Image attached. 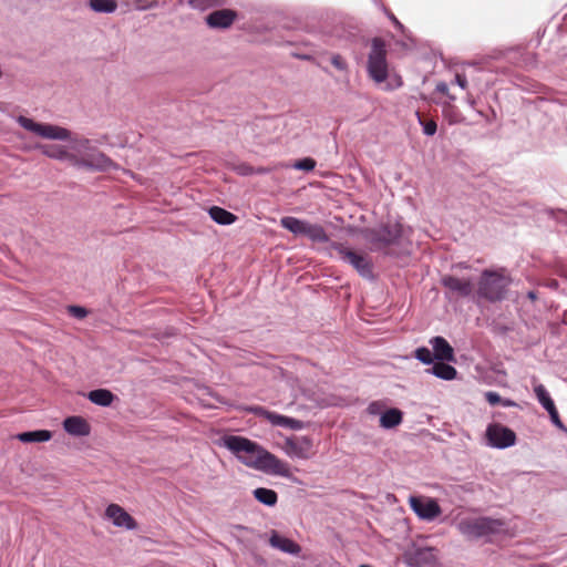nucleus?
<instances>
[{"label":"nucleus","mask_w":567,"mask_h":567,"mask_svg":"<svg viewBox=\"0 0 567 567\" xmlns=\"http://www.w3.org/2000/svg\"><path fill=\"white\" fill-rule=\"evenodd\" d=\"M224 445L248 467L286 478L292 477L288 463L279 460L275 454L247 437L226 435L224 437Z\"/></svg>","instance_id":"f257e3e1"},{"label":"nucleus","mask_w":567,"mask_h":567,"mask_svg":"<svg viewBox=\"0 0 567 567\" xmlns=\"http://www.w3.org/2000/svg\"><path fill=\"white\" fill-rule=\"evenodd\" d=\"M410 231L411 229L405 228L400 221H388L368 229L365 239L372 245L373 250L381 251L390 246L401 245Z\"/></svg>","instance_id":"f03ea898"},{"label":"nucleus","mask_w":567,"mask_h":567,"mask_svg":"<svg viewBox=\"0 0 567 567\" xmlns=\"http://www.w3.org/2000/svg\"><path fill=\"white\" fill-rule=\"evenodd\" d=\"M505 522L499 518L481 516L475 518H464L457 524L460 533L471 540L499 534Z\"/></svg>","instance_id":"7ed1b4c3"},{"label":"nucleus","mask_w":567,"mask_h":567,"mask_svg":"<svg viewBox=\"0 0 567 567\" xmlns=\"http://www.w3.org/2000/svg\"><path fill=\"white\" fill-rule=\"evenodd\" d=\"M511 279L495 270L485 269L482 271L476 295L478 298L489 302H497L505 299Z\"/></svg>","instance_id":"20e7f679"},{"label":"nucleus","mask_w":567,"mask_h":567,"mask_svg":"<svg viewBox=\"0 0 567 567\" xmlns=\"http://www.w3.org/2000/svg\"><path fill=\"white\" fill-rule=\"evenodd\" d=\"M330 248L333 249L340 257V259L350 266L358 272V275L369 281H374L377 276L373 271L372 259L367 254H361L355 250L348 248L342 243L332 241Z\"/></svg>","instance_id":"39448f33"},{"label":"nucleus","mask_w":567,"mask_h":567,"mask_svg":"<svg viewBox=\"0 0 567 567\" xmlns=\"http://www.w3.org/2000/svg\"><path fill=\"white\" fill-rule=\"evenodd\" d=\"M367 71L375 83H383L389 76L386 43L382 38L375 37L371 40Z\"/></svg>","instance_id":"423d86ee"},{"label":"nucleus","mask_w":567,"mask_h":567,"mask_svg":"<svg viewBox=\"0 0 567 567\" xmlns=\"http://www.w3.org/2000/svg\"><path fill=\"white\" fill-rule=\"evenodd\" d=\"M18 123L24 130L32 132L43 138L55 141H66L71 138V132L62 126L48 123H38L32 118L22 115L18 117Z\"/></svg>","instance_id":"0eeeda50"},{"label":"nucleus","mask_w":567,"mask_h":567,"mask_svg":"<svg viewBox=\"0 0 567 567\" xmlns=\"http://www.w3.org/2000/svg\"><path fill=\"white\" fill-rule=\"evenodd\" d=\"M486 439L489 446L499 450L513 446L517 440L516 433L501 423H491L487 426Z\"/></svg>","instance_id":"6e6552de"},{"label":"nucleus","mask_w":567,"mask_h":567,"mask_svg":"<svg viewBox=\"0 0 567 567\" xmlns=\"http://www.w3.org/2000/svg\"><path fill=\"white\" fill-rule=\"evenodd\" d=\"M446 289V295L458 298H470L474 293V282L470 278H457L452 275H445L440 280Z\"/></svg>","instance_id":"1a4fd4ad"},{"label":"nucleus","mask_w":567,"mask_h":567,"mask_svg":"<svg viewBox=\"0 0 567 567\" xmlns=\"http://www.w3.org/2000/svg\"><path fill=\"white\" fill-rule=\"evenodd\" d=\"M246 411L267 419L272 425L289 427L291 430H301L303 427L301 420L270 412L261 405L246 408Z\"/></svg>","instance_id":"9d476101"},{"label":"nucleus","mask_w":567,"mask_h":567,"mask_svg":"<svg viewBox=\"0 0 567 567\" xmlns=\"http://www.w3.org/2000/svg\"><path fill=\"white\" fill-rule=\"evenodd\" d=\"M409 503L421 519L433 520L442 513L439 503L431 497L411 496Z\"/></svg>","instance_id":"9b49d317"},{"label":"nucleus","mask_w":567,"mask_h":567,"mask_svg":"<svg viewBox=\"0 0 567 567\" xmlns=\"http://www.w3.org/2000/svg\"><path fill=\"white\" fill-rule=\"evenodd\" d=\"M238 19V12L233 9H218L205 17L206 24L214 30H224L230 28Z\"/></svg>","instance_id":"f8f14e48"},{"label":"nucleus","mask_w":567,"mask_h":567,"mask_svg":"<svg viewBox=\"0 0 567 567\" xmlns=\"http://www.w3.org/2000/svg\"><path fill=\"white\" fill-rule=\"evenodd\" d=\"M105 515L116 527H124L127 530H134L138 526L135 518L117 504H110L105 509Z\"/></svg>","instance_id":"ddd939ff"},{"label":"nucleus","mask_w":567,"mask_h":567,"mask_svg":"<svg viewBox=\"0 0 567 567\" xmlns=\"http://www.w3.org/2000/svg\"><path fill=\"white\" fill-rule=\"evenodd\" d=\"M312 440L309 436L287 437L285 441L286 453L290 456L306 460L310 456Z\"/></svg>","instance_id":"4468645a"},{"label":"nucleus","mask_w":567,"mask_h":567,"mask_svg":"<svg viewBox=\"0 0 567 567\" xmlns=\"http://www.w3.org/2000/svg\"><path fill=\"white\" fill-rule=\"evenodd\" d=\"M269 544L271 547L293 556H298L301 553V546L298 543L280 535L275 529L270 532Z\"/></svg>","instance_id":"2eb2a0df"},{"label":"nucleus","mask_w":567,"mask_h":567,"mask_svg":"<svg viewBox=\"0 0 567 567\" xmlns=\"http://www.w3.org/2000/svg\"><path fill=\"white\" fill-rule=\"evenodd\" d=\"M63 429L73 436H87L91 433L90 423L82 416H68L63 421Z\"/></svg>","instance_id":"dca6fc26"},{"label":"nucleus","mask_w":567,"mask_h":567,"mask_svg":"<svg viewBox=\"0 0 567 567\" xmlns=\"http://www.w3.org/2000/svg\"><path fill=\"white\" fill-rule=\"evenodd\" d=\"M433 347V354L437 361H455L454 350L443 337H433L430 340Z\"/></svg>","instance_id":"f3484780"},{"label":"nucleus","mask_w":567,"mask_h":567,"mask_svg":"<svg viewBox=\"0 0 567 567\" xmlns=\"http://www.w3.org/2000/svg\"><path fill=\"white\" fill-rule=\"evenodd\" d=\"M405 561L411 567H421L434 561L433 549L430 547L416 548L405 555Z\"/></svg>","instance_id":"a211bd4d"},{"label":"nucleus","mask_w":567,"mask_h":567,"mask_svg":"<svg viewBox=\"0 0 567 567\" xmlns=\"http://www.w3.org/2000/svg\"><path fill=\"white\" fill-rule=\"evenodd\" d=\"M115 163L103 152L96 151L87 156V168L95 171H107L114 168Z\"/></svg>","instance_id":"6ab92c4d"},{"label":"nucleus","mask_w":567,"mask_h":567,"mask_svg":"<svg viewBox=\"0 0 567 567\" xmlns=\"http://www.w3.org/2000/svg\"><path fill=\"white\" fill-rule=\"evenodd\" d=\"M449 361H439L433 364L432 368L427 369L426 371L436 378H440L442 380H453L455 379L457 371L454 367L447 363Z\"/></svg>","instance_id":"aec40b11"},{"label":"nucleus","mask_w":567,"mask_h":567,"mask_svg":"<svg viewBox=\"0 0 567 567\" xmlns=\"http://www.w3.org/2000/svg\"><path fill=\"white\" fill-rule=\"evenodd\" d=\"M87 399L99 406L106 408L114 402L116 395L107 389H95L87 393Z\"/></svg>","instance_id":"412c9836"},{"label":"nucleus","mask_w":567,"mask_h":567,"mask_svg":"<svg viewBox=\"0 0 567 567\" xmlns=\"http://www.w3.org/2000/svg\"><path fill=\"white\" fill-rule=\"evenodd\" d=\"M52 437V432L49 430H35L19 433L17 439L22 443H41L48 442Z\"/></svg>","instance_id":"4be33fe9"},{"label":"nucleus","mask_w":567,"mask_h":567,"mask_svg":"<svg viewBox=\"0 0 567 567\" xmlns=\"http://www.w3.org/2000/svg\"><path fill=\"white\" fill-rule=\"evenodd\" d=\"M208 214L215 223L224 226L231 225L238 219L235 214L219 206H212L208 209Z\"/></svg>","instance_id":"5701e85b"},{"label":"nucleus","mask_w":567,"mask_h":567,"mask_svg":"<svg viewBox=\"0 0 567 567\" xmlns=\"http://www.w3.org/2000/svg\"><path fill=\"white\" fill-rule=\"evenodd\" d=\"M307 220H302L292 216H286L280 219V225L296 236H303L308 226Z\"/></svg>","instance_id":"b1692460"},{"label":"nucleus","mask_w":567,"mask_h":567,"mask_svg":"<svg viewBox=\"0 0 567 567\" xmlns=\"http://www.w3.org/2000/svg\"><path fill=\"white\" fill-rule=\"evenodd\" d=\"M403 419V413L399 409L392 408L383 412L380 416V425L383 429H393L398 426Z\"/></svg>","instance_id":"393cba45"},{"label":"nucleus","mask_w":567,"mask_h":567,"mask_svg":"<svg viewBox=\"0 0 567 567\" xmlns=\"http://www.w3.org/2000/svg\"><path fill=\"white\" fill-rule=\"evenodd\" d=\"M252 495L259 503L269 507L275 506L278 502V494L270 488L258 487L254 489Z\"/></svg>","instance_id":"a878e982"},{"label":"nucleus","mask_w":567,"mask_h":567,"mask_svg":"<svg viewBox=\"0 0 567 567\" xmlns=\"http://www.w3.org/2000/svg\"><path fill=\"white\" fill-rule=\"evenodd\" d=\"M305 237L309 238L312 243H327L329 241V236L326 229L319 224L308 223L306 228Z\"/></svg>","instance_id":"bb28decb"},{"label":"nucleus","mask_w":567,"mask_h":567,"mask_svg":"<svg viewBox=\"0 0 567 567\" xmlns=\"http://www.w3.org/2000/svg\"><path fill=\"white\" fill-rule=\"evenodd\" d=\"M42 154L54 159L66 161L69 153L64 146L60 145H38Z\"/></svg>","instance_id":"cd10ccee"},{"label":"nucleus","mask_w":567,"mask_h":567,"mask_svg":"<svg viewBox=\"0 0 567 567\" xmlns=\"http://www.w3.org/2000/svg\"><path fill=\"white\" fill-rule=\"evenodd\" d=\"M91 10L97 13H112L117 9L116 0H89Z\"/></svg>","instance_id":"c85d7f7f"},{"label":"nucleus","mask_w":567,"mask_h":567,"mask_svg":"<svg viewBox=\"0 0 567 567\" xmlns=\"http://www.w3.org/2000/svg\"><path fill=\"white\" fill-rule=\"evenodd\" d=\"M227 0H188V6L195 10L206 11L225 6Z\"/></svg>","instance_id":"c756f323"},{"label":"nucleus","mask_w":567,"mask_h":567,"mask_svg":"<svg viewBox=\"0 0 567 567\" xmlns=\"http://www.w3.org/2000/svg\"><path fill=\"white\" fill-rule=\"evenodd\" d=\"M534 392L537 396L538 402L546 411H549L556 406L553 399L550 398L549 393L547 392L546 388L543 384L536 385L534 388Z\"/></svg>","instance_id":"7c9ffc66"},{"label":"nucleus","mask_w":567,"mask_h":567,"mask_svg":"<svg viewBox=\"0 0 567 567\" xmlns=\"http://www.w3.org/2000/svg\"><path fill=\"white\" fill-rule=\"evenodd\" d=\"M419 123L422 125L423 133L427 136H433L436 133L437 125L434 120H424L420 112H416Z\"/></svg>","instance_id":"2f4dec72"},{"label":"nucleus","mask_w":567,"mask_h":567,"mask_svg":"<svg viewBox=\"0 0 567 567\" xmlns=\"http://www.w3.org/2000/svg\"><path fill=\"white\" fill-rule=\"evenodd\" d=\"M415 358L424 364H431L434 361L433 352L426 347H420L414 352Z\"/></svg>","instance_id":"473e14b6"},{"label":"nucleus","mask_w":567,"mask_h":567,"mask_svg":"<svg viewBox=\"0 0 567 567\" xmlns=\"http://www.w3.org/2000/svg\"><path fill=\"white\" fill-rule=\"evenodd\" d=\"M316 161L311 157H305L293 163L292 167L298 171L311 172L316 167Z\"/></svg>","instance_id":"72a5a7b5"},{"label":"nucleus","mask_w":567,"mask_h":567,"mask_svg":"<svg viewBox=\"0 0 567 567\" xmlns=\"http://www.w3.org/2000/svg\"><path fill=\"white\" fill-rule=\"evenodd\" d=\"M485 399L486 401L492 404V405H496L498 403H503L504 406H512V405H515V403L511 400H506V401H502V398L501 395L497 393V392H494V391H488L485 393Z\"/></svg>","instance_id":"f704fd0d"},{"label":"nucleus","mask_w":567,"mask_h":567,"mask_svg":"<svg viewBox=\"0 0 567 567\" xmlns=\"http://www.w3.org/2000/svg\"><path fill=\"white\" fill-rule=\"evenodd\" d=\"M233 171L240 176L254 175V166L245 162L235 165Z\"/></svg>","instance_id":"c9c22d12"},{"label":"nucleus","mask_w":567,"mask_h":567,"mask_svg":"<svg viewBox=\"0 0 567 567\" xmlns=\"http://www.w3.org/2000/svg\"><path fill=\"white\" fill-rule=\"evenodd\" d=\"M443 113L451 124L460 122L458 114L452 104L447 103L443 109Z\"/></svg>","instance_id":"e433bc0d"},{"label":"nucleus","mask_w":567,"mask_h":567,"mask_svg":"<svg viewBox=\"0 0 567 567\" xmlns=\"http://www.w3.org/2000/svg\"><path fill=\"white\" fill-rule=\"evenodd\" d=\"M68 312L70 316L76 319H84L87 316V310L81 306H69Z\"/></svg>","instance_id":"4c0bfd02"},{"label":"nucleus","mask_w":567,"mask_h":567,"mask_svg":"<svg viewBox=\"0 0 567 567\" xmlns=\"http://www.w3.org/2000/svg\"><path fill=\"white\" fill-rule=\"evenodd\" d=\"M547 412L549 414V417H550V421L553 422V424L555 426H557L558 429L564 430V431L567 432V427L565 426V424L560 420V416L558 414V411H557L556 406L553 408L551 410L547 411Z\"/></svg>","instance_id":"58836bf2"},{"label":"nucleus","mask_w":567,"mask_h":567,"mask_svg":"<svg viewBox=\"0 0 567 567\" xmlns=\"http://www.w3.org/2000/svg\"><path fill=\"white\" fill-rule=\"evenodd\" d=\"M331 61V64L340 70V71H347L348 70V63L347 61L344 60V58L340 54H333L330 59Z\"/></svg>","instance_id":"ea45409f"},{"label":"nucleus","mask_w":567,"mask_h":567,"mask_svg":"<svg viewBox=\"0 0 567 567\" xmlns=\"http://www.w3.org/2000/svg\"><path fill=\"white\" fill-rule=\"evenodd\" d=\"M66 161L73 166L87 168V157L79 158L76 155L69 153Z\"/></svg>","instance_id":"a19ab883"},{"label":"nucleus","mask_w":567,"mask_h":567,"mask_svg":"<svg viewBox=\"0 0 567 567\" xmlns=\"http://www.w3.org/2000/svg\"><path fill=\"white\" fill-rule=\"evenodd\" d=\"M455 83L461 87V89H466L467 86V79L464 74H461V73H456L455 74Z\"/></svg>","instance_id":"79ce46f5"},{"label":"nucleus","mask_w":567,"mask_h":567,"mask_svg":"<svg viewBox=\"0 0 567 567\" xmlns=\"http://www.w3.org/2000/svg\"><path fill=\"white\" fill-rule=\"evenodd\" d=\"M385 13L389 17V19L393 22V24L396 29L403 30V28H404L403 24L396 19V17L391 11L385 9Z\"/></svg>","instance_id":"37998d69"},{"label":"nucleus","mask_w":567,"mask_h":567,"mask_svg":"<svg viewBox=\"0 0 567 567\" xmlns=\"http://www.w3.org/2000/svg\"><path fill=\"white\" fill-rule=\"evenodd\" d=\"M272 172L271 167L258 166L254 167V175H266Z\"/></svg>","instance_id":"c03bdc74"},{"label":"nucleus","mask_w":567,"mask_h":567,"mask_svg":"<svg viewBox=\"0 0 567 567\" xmlns=\"http://www.w3.org/2000/svg\"><path fill=\"white\" fill-rule=\"evenodd\" d=\"M435 91H436V92H440V93H442V94H445V95H447V94L450 93V92H449V86H447V84H446L445 82H443V81H441V82H439V83L436 84V86H435Z\"/></svg>","instance_id":"a18cd8bd"},{"label":"nucleus","mask_w":567,"mask_h":567,"mask_svg":"<svg viewBox=\"0 0 567 567\" xmlns=\"http://www.w3.org/2000/svg\"><path fill=\"white\" fill-rule=\"evenodd\" d=\"M545 286H546L547 288H549V289L557 290V289H558V287H559V282H558V280H556V279H549V280L545 284Z\"/></svg>","instance_id":"49530a36"},{"label":"nucleus","mask_w":567,"mask_h":567,"mask_svg":"<svg viewBox=\"0 0 567 567\" xmlns=\"http://www.w3.org/2000/svg\"><path fill=\"white\" fill-rule=\"evenodd\" d=\"M158 2L156 0H153L151 3L148 4H137V8L141 9V10H146V9H151V8H155L157 7Z\"/></svg>","instance_id":"de8ad7c7"},{"label":"nucleus","mask_w":567,"mask_h":567,"mask_svg":"<svg viewBox=\"0 0 567 567\" xmlns=\"http://www.w3.org/2000/svg\"><path fill=\"white\" fill-rule=\"evenodd\" d=\"M527 298L532 301H535L537 299V292L534 290H530L527 292Z\"/></svg>","instance_id":"09e8293b"},{"label":"nucleus","mask_w":567,"mask_h":567,"mask_svg":"<svg viewBox=\"0 0 567 567\" xmlns=\"http://www.w3.org/2000/svg\"><path fill=\"white\" fill-rule=\"evenodd\" d=\"M467 102H468V104H470L472 107H474V105H475V100H474L473 97H468V99H467Z\"/></svg>","instance_id":"8fccbe9b"},{"label":"nucleus","mask_w":567,"mask_h":567,"mask_svg":"<svg viewBox=\"0 0 567 567\" xmlns=\"http://www.w3.org/2000/svg\"><path fill=\"white\" fill-rule=\"evenodd\" d=\"M446 96L449 97V101H450L449 103H450V104H451V102H454V101H455V99H456L454 95H452V94H450V93H449Z\"/></svg>","instance_id":"3c124183"},{"label":"nucleus","mask_w":567,"mask_h":567,"mask_svg":"<svg viewBox=\"0 0 567 567\" xmlns=\"http://www.w3.org/2000/svg\"><path fill=\"white\" fill-rule=\"evenodd\" d=\"M90 143V141L87 138H84L81 141V146H85Z\"/></svg>","instance_id":"603ef678"},{"label":"nucleus","mask_w":567,"mask_h":567,"mask_svg":"<svg viewBox=\"0 0 567 567\" xmlns=\"http://www.w3.org/2000/svg\"><path fill=\"white\" fill-rule=\"evenodd\" d=\"M563 322L567 324V310L564 312Z\"/></svg>","instance_id":"864d4df0"},{"label":"nucleus","mask_w":567,"mask_h":567,"mask_svg":"<svg viewBox=\"0 0 567 567\" xmlns=\"http://www.w3.org/2000/svg\"><path fill=\"white\" fill-rule=\"evenodd\" d=\"M400 85H402V81H401V79L399 78V79H398V84H396V86H400Z\"/></svg>","instance_id":"5fc2aeb1"},{"label":"nucleus","mask_w":567,"mask_h":567,"mask_svg":"<svg viewBox=\"0 0 567 567\" xmlns=\"http://www.w3.org/2000/svg\"><path fill=\"white\" fill-rule=\"evenodd\" d=\"M548 213H549L550 216H554L555 212H554V209H550Z\"/></svg>","instance_id":"6e6d98bb"},{"label":"nucleus","mask_w":567,"mask_h":567,"mask_svg":"<svg viewBox=\"0 0 567 567\" xmlns=\"http://www.w3.org/2000/svg\"><path fill=\"white\" fill-rule=\"evenodd\" d=\"M460 266H461L462 268H464V269H467V266H465V265H463V264H461Z\"/></svg>","instance_id":"4d7b16f0"},{"label":"nucleus","mask_w":567,"mask_h":567,"mask_svg":"<svg viewBox=\"0 0 567 567\" xmlns=\"http://www.w3.org/2000/svg\"><path fill=\"white\" fill-rule=\"evenodd\" d=\"M561 276H563V277H565V278L567 279V272L563 274Z\"/></svg>","instance_id":"13d9d810"}]
</instances>
